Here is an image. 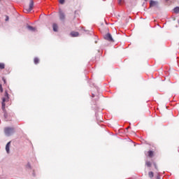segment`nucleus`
<instances>
[{"instance_id":"nucleus-5","label":"nucleus","mask_w":179,"mask_h":179,"mask_svg":"<svg viewBox=\"0 0 179 179\" xmlns=\"http://www.w3.org/2000/svg\"><path fill=\"white\" fill-rule=\"evenodd\" d=\"M59 17L60 20H65V13H64L62 11H59Z\"/></svg>"},{"instance_id":"nucleus-17","label":"nucleus","mask_w":179,"mask_h":179,"mask_svg":"<svg viewBox=\"0 0 179 179\" xmlns=\"http://www.w3.org/2000/svg\"><path fill=\"white\" fill-rule=\"evenodd\" d=\"M0 69H5V64L0 63Z\"/></svg>"},{"instance_id":"nucleus-19","label":"nucleus","mask_w":179,"mask_h":179,"mask_svg":"<svg viewBox=\"0 0 179 179\" xmlns=\"http://www.w3.org/2000/svg\"><path fill=\"white\" fill-rule=\"evenodd\" d=\"M6 22H8L9 21V16L6 15Z\"/></svg>"},{"instance_id":"nucleus-4","label":"nucleus","mask_w":179,"mask_h":179,"mask_svg":"<svg viewBox=\"0 0 179 179\" xmlns=\"http://www.w3.org/2000/svg\"><path fill=\"white\" fill-rule=\"evenodd\" d=\"M105 40H107L108 41H110V43H114V38H113V36H111V34L108 33L104 36Z\"/></svg>"},{"instance_id":"nucleus-9","label":"nucleus","mask_w":179,"mask_h":179,"mask_svg":"<svg viewBox=\"0 0 179 179\" xmlns=\"http://www.w3.org/2000/svg\"><path fill=\"white\" fill-rule=\"evenodd\" d=\"M53 31H58V25L55 23L52 24Z\"/></svg>"},{"instance_id":"nucleus-3","label":"nucleus","mask_w":179,"mask_h":179,"mask_svg":"<svg viewBox=\"0 0 179 179\" xmlns=\"http://www.w3.org/2000/svg\"><path fill=\"white\" fill-rule=\"evenodd\" d=\"M34 6V1H33V0H30L29 8H25V10H24L25 12H27V13L31 12V10H33Z\"/></svg>"},{"instance_id":"nucleus-11","label":"nucleus","mask_w":179,"mask_h":179,"mask_svg":"<svg viewBox=\"0 0 179 179\" xmlns=\"http://www.w3.org/2000/svg\"><path fill=\"white\" fill-rule=\"evenodd\" d=\"M38 62H40V59H38V57H35L34 59V63L35 64V65H37V64H38Z\"/></svg>"},{"instance_id":"nucleus-23","label":"nucleus","mask_w":179,"mask_h":179,"mask_svg":"<svg viewBox=\"0 0 179 179\" xmlns=\"http://www.w3.org/2000/svg\"><path fill=\"white\" fill-rule=\"evenodd\" d=\"M166 1H170V0H166Z\"/></svg>"},{"instance_id":"nucleus-13","label":"nucleus","mask_w":179,"mask_h":179,"mask_svg":"<svg viewBox=\"0 0 179 179\" xmlns=\"http://www.w3.org/2000/svg\"><path fill=\"white\" fill-rule=\"evenodd\" d=\"M145 166H148V167H152V162H150L149 161H147L145 162Z\"/></svg>"},{"instance_id":"nucleus-24","label":"nucleus","mask_w":179,"mask_h":179,"mask_svg":"<svg viewBox=\"0 0 179 179\" xmlns=\"http://www.w3.org/2000/svg\"><path fill=\"white\" fill-rule=\"evenodd\" d=\"M145 1H148V0H145Z\"/></svg>"},{"instance_id":"nucleus-16","label":"nucleus","mask_w":179,"mask_h":179,"mask_svg":"<svg viewBox=\"0 0 179 179\" xmlns=\"http://www.w3.org/2000/svg\"><path fill=\"white\" fill-rule=\"evenodd\" d=\"M0 92L3 93V88L2 87V83L0 81Z\"/></svg>"},{"instance_id":"nucleus-18","label":"nucleus","mask_w":179,"mask_h":179,"mask_svg":"<svg viewBox=\"0 0 179 179\" xmlns=\"http://www.w3.org/2000/svg\"><path fill=\"white\" fill-rule=\"evenodd\" d=\"M59 3L60 5H64V3H65V0H59Z\"/></svg>"},{"instance_id":"nucleus-2","label":"nucleus","mask_w":179,"mask_h":179,"mask_svg":"<svg viewBox=\"0 0 179 179\" xmlns=\"http://www.w3.org/2000/svg\"><path fill=\"white\" fill-rule=\"evenodd\" d=\"M4 132L7 136H10V135L15 132V129L13 127H6L4 129Z\"/></svg>"},{"instance_id":"nucleus-7","label":"nucleus","mask_w":179,"mask_h":179,"mask_svg":"<svg viewBox=\"0 0 179 179\" xmlns=\"http://www.w3.org/2000/svg\"><path fill=\"white\" fill-rule=\"evenodd\" d=\"M71 37H78L79 36V32L78 31H72L71 32Z\"/></svg>"},{"instance_id":"nucleus-12","label":"nucleus","mask_w":179,"mask_h":179,"mask_svg":"<svg viewBox=\"0 0 179 179\" xmlns=\"http://www.w3.org/2000/svg\"><path fill=\"white\" fill-rule=\"evenodd\" d=\"M27 29H28L29 30H31V31H34V30H36V28H34V27H31V26H30V25H28V26H27Z\"/></svg>"},{"instance_id":"nucleus-20","label":"nucleus","mask_w":179,"mask_h":179,"mask_svg":"<svg viewBox=\"0 0 179 179\" xmlns=\"http://www.w3.org/2000/svg\"><path fill=\"white\" fill-rule=\"evenodd\" d=\"M154 166H155V169H157V165L156 164V163H154Z\"/></svg>"},{"instance_id":"nucleus-10","label":"nucleus","mask_w":179,"mask_h":179,"mask_svg":"<svg viewBox=\"0 0 179 179\" xmlns=\"http://www.w3.org/2000/svg\"><path fill=\"white\" fill-rule=\"evenodd\" d=\"M148 177L150 178H153V177H155V173L152 171L148 172Z\"/></svg>"},{"instance_id":"nucleus-22","label":"nucleus","mask_w":179,"mask_h":179,"mask_svg":"<svg viewBox=\"0 0 179 179\" xmlns=\"http://www.w3.org/2000/svg\"><path fill=\"white\" fill-rule=\"evenodd\" d=\"M121 1H122V0H119V3H121Z\"/></svg>"},{"instance_id":"nucleus-14","label":"nucleus","mask_w":179,"mask_h":179,"mask_svg":"<svg viewBox=\"0 0 179 179\" xmlns=\"http://www.w3.org/2000/svg\"><path fill=\"white\" fill-rule=\"evenodd\" d=\"M154 152L152 150L148 151L149 157H153Z\"/></svg>"},{"instance_id":"nucleus-1","label":"nucleus","mask_w":179,"mask_h":179,"mask_svg":"<svg viewBox=\"0 0 179 179\" xmlns=\"http://www.w3.org/2000/svg\"><path fill=\"white\" fill-rule=\"evenodd\" d=\"M1 100V108L4 113V118L6 120H8V118H9V116L8 115V113H6V109L5 108V106H6V103H8V101H9V94L8 93V91H5V97H3Z\"/></svg>"},{"instance_id":"nucleus-21","label":"nucleus","mask_w":179,"mask_h":179,"mask_svg":"<svg viewBox=\"0 0 179 179\" xmlns=\"http://www.w3.org/2000/svg\"><path fill=\"white\" fill-rule=\"evenodd\" d=\"M156 178L157 179H161L160 176L158 175Z\"/></svg>"},{"instance_id":"nucleus-6","label":"nucleus","mask_w":179,"mask_h":179,"mask_svg":"<svg viewBox=\"0 0 179 179\" xmlns=\"http://www.w3.org/2000/svg\"><path fill=\"white\" fill-rule=\"evenodd\" d=\"M157 5V1H155L153 0H151L150 1V8H152L153 6H156Z\"/></svg>"},{"instance_id":"nucleus-15","label":"nucleus","mask_w":179,"mask_h":179,"mask_svg":"<svg viewBox=\"0 0 179 179\" xmlns=\"http://www.w3.org/2000/svg\"><path fill=\"white\" fill-rule=\"evenodd\" d=\"M1 79L3 82V85H6H6H8V83L6 82V78H5V77H2Z\"/></svg>"},{"instance_id":"nucleus-8","label":"nucleus","mask_w":179,"mask_h":179,"mask_svg":"<svg viewBox=\"0 0 179 179\" xmlns=\"http://www.w3.org/2000/svg\"><path fill=\"white\" fill-rule=\"evenodd\" d=\"M9 148H10V141H9L6 145V150L7 153H9Z\"/></svg>"}]
</instances>
